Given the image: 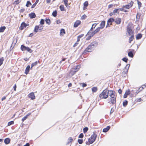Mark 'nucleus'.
Instances as JSON below:
<instances>
[{"label":"nucleus","instance_id":"f257e3e1","mask_svg":"<svg viewBox=\"0 0 146 146\" xmlns=\"http://www.w3.org/2000/svg\"><path fill=\"white\" fill-rule=\"evenodd\" d=\"M109 91H110L109 90L105 89L100 94V97L102 98H107L108 96Z\"/></svg>","mask_w":146,"mask_h":146},{"label":"nucleus","instance_id":"f03ea898","mask_svg":"<svg viewBox=\"0 0 146 146\" xmlns=\"http://www.w3.org/2000/svg\"><path fill=\"white\" fill-rule=\"evenodd\" d=\"M97 137V135L94 133L92 135L91 137L89 139L88 141L90 144L92 143L95 140Z\"/></svg>","mask_w":146,"mask_h":146},{"label":"nucleus","instance_id":"7ed1b4c3","mask_svg":"<svg viewBox=\"0 0 146 146\" xmlns=\"http://www.w3.org/2000/svg\"><path fill=\"white\" fill-rule=\"evenodd\" d=\"M127 36L133 35L132 34L133 31L132 30V28H131V26L130 25H129L128 26H127Z\"/></svg>","mask_w":146,"mask_h":146},{"label":"nucleus","instance_id":"20e7f679","mask_svg":"<svg viewBox=\"0 0 146 146\" xmlns=\"http://www.w3.org/2000/svg\"><path fill=\"white\" fill-rule=\"evenodd\" d=\"M114 21V19L113 18H111L109 19L108 21V23L106 26V27H110V25H111V23Z\"/></svg>","mask_w":146,"mask_h":146},{"label":"nucleus","instance_id":"39448f33","mask_svg":"<svg viewBox=\"0 0 146 146\" xmlns=\"http://www.w3.org/2000/svg\"><path fill=\"white\" fill-rule=\"evenodd\" d=\"M109 96L111 98H116V96L115 95V93L113 91L110 90L109 91Z\"/></svg>","mask_w":146,"mask_h":146},{"label":"nucleus","instance_id":"423d86ee","mask_svg":"<svg viewBox=\"0 0 146 146\" xmlns=\"http://www.w3.org/2000/svg\"><path fill=\"white\" fill-rule=\"evenodd\" d=\"M93 49V48H92V47L90 45H89L87 47L86 49L85 50L84 52L85 53H86L87 52H91L92 50Z\"/></svg>","mask_w":146,"mask_h":146},{"label":"nucleus","instance_id":"0eeeda50","mask_svg":"<svg viewBox=\"0 0 146 146\" xmlns=\"http://www.w3.org/2000/svg\"><path fill=\"white\" fill-rule=\"evenodd\" d=\"M98 45V42L96 41H94L91 43L90 45L91 46L92 48H93L94 49V48L96 47Z\"/></svg>","mask_w":146,"mask_h":146},{"label":"nucleus","instance_id":"6e6552de","mask_svg":"<svg viewBox=\"0 0 146 146\" xmlns=\"http://www.w3.org/2000/svg\"><path fill=\"white\" fill-rule=\"evenodd\" d=\"M28 25H27L25 23L23 22L21 24V26L20 27V29L21 30H23L24 28H25Z\"/></svg>","mask_w":146,"mask_h":146},{"label":"nucleus","instance_id":"1a4fd4ad","mask_svg":"<svg viewBox=\"0 0 146 146\" xmlns=\"http://www.w3.org/2000/svg\"><path fill=\"white\" fill-rule=\"evenodd\" d=\"M28 97L30 98L31 100H34L35 99V96L33 92H31L28 95Z\"/></svg>","mask_w":146,"mask_h":146},{"label":"nucleus","instance_id":"9d476101","mask_svg":"<svg viewBox=\"0 0 146 146\" xmlns=\"http://www.w3.org/2000/svg\"><path fill=\"white\" fill-rule=\"evenodd\" d=\"M81 22L80 21L78 20L76 21L74 24V27H77L80 24Z\"/></svg>","mask_w":146,"mask_h":146},{"label":"nucleus","instance_id":"9b49d317","mask_svg":"<svg viewBox=\"0 0 146 146\" xmlns=\"http://www.w3.org/2000/svg\"><path fill=\"white\" fill-rule=\"evenodd\" d=\"M121 19L120 18H116L114 21L117 24H119L121 23Z\"/></svg>","mask_w":146,"mask_h":146},{"label":"nucleus","instance_id":"f8f14e48","mask_svg":"<svg viewBox=\"0 0 146 146\" xmlns=\"http://www.w3.org/2000/svg\"><path fill=\"white\" fill-rule=\"evenodd\" d=\"M92 31L90 30L88 32L87 35H90L92 37L96 33H94V31L91 32Z\"/></svg>","mask_w":146,"mask_h":146},{"label":"nucleus","instance_id":"ddd939ff","mask_svg":"<svg viewBox=\"0 0 146 146\" xmlns=\"http://www.w3.org/2000/svg\"><path fill=\"white\" fill-rule=\"evenodd\" d=\"M29 16L31 19H33L35 18L36 17V15L34 13H32L29 14Z\"/></svg>","mask_w":146,"mask_h":146},{"label":"nucleus","instance_id":"4468645a","mask_svg":"<svg viewBox=\"0 0 146 146\" xmlns=\"http://www.w3.org/2000/svg\"><path fill=\"white\" fill-rule=\"evenodd\" d=\"M105 21H102L100 24V27L101 29H103L105 26Z\"/></svg>","mask_w":146,"mask_h":146},{"label":"nucleus","instance_id":"2eb2a0df","mask_svg":"<svg viewBox=\"0 0 146 146\" xmlns=\"http://www.w3.org/2000/svg\"><path fill=\"white\" fill-rule=\"evenodd\" d=\"M78 71V70H74L73 69L71 70L69 74L71 76H73L75 73Z\"/></svg>","mask_w":146,"mask_h":146},{"label":"nucleus","instance_id":"dca6fc26","mask_svg":"<svg viewBox=\"0 0 146 146\" xmlns=\"http://www.w3.org/2000/svg\"><path fill=\"white\" fill-rule=\"evenodd\" d=\"M30 68V66L29 65H28L26 67V69L25 70V73L26 74H27L28 72H29V69Z\"/></svg>","mask_w":146,"mask_h":146},{"label":"nucleus","instance_id":"f3484780","mask_svg":"<svg viewBox=\"0 0 146 146\" xmlns=\"http://www.w3.org/2000/svg\"><path fill=\"white\" fill-rule=\"evenodd\" d=\"M10 141V139L9 138H7L4 140V143L6 144H7L9 143Z\"/></svg>","mask_w":146,"mask_h":146},{"label":"nucleus","instance_id":"a211bd4d","mask_svg":"<svg viewBox=\"0 0 146 146\" xmlns=\"http://www.w3.org/2000/svg\"><path fill=\"white\" fill-rule=\"evenodd\" d=\"M38 31H39V26H38V25H36L35 27L34 31V32L36 33L38 32Z\"/></svg>","mask_w":146,"mask_h":146},{"label":"nucleus","instance_id":"6ab92c4d","mask_svg":"<svg viewBox=\"0 0 146 146\" xmlns=\"http://www.w3.org/2000/svg\"><path fill=\"white\" fill-rule=\"evenodd\" d=\"M31 113H29L27 114L25 116L23 117L22 119V121H24L31 114Z\"/></svg>","mask_w":146,"mask_h":146},{"label":"nucleus","instance_id":"aec40b11","mask_svg":"<svg viewBox=\"0 0 146 146\" xmlns=\"http://www.w3.org/2000/svg\"><path fill=\"white\" fill-rule=\"evenodd\" d=\"M110 126H108L106 128H105L103 129V131L104 132H107L110 129Z\"/></svg>","mask_w":146,"mask_h":146},{"label":"nucleus","instance_id":"412c9836","mask_svg":"<svg viewBox=\"0 0 146 146\" xmlns=\"http://www.w3.org/2000/svg\"><path fill=\"white\" fill-rule=\"evenodd\" d=\"M111 102L112 104H115L116 102V98H111Z\"/></svg>","mask_w":146,"mask_h":146},{"label":"nucleus","instance_id":"4be33fe9","mask_svg":"<svg viewBox=\"0 0 146 146\" xmlns=\"http://www.w3.org/2000/svg\"><path fill=\"white\" fill-rule=\"evenodd\" d=\"M143 89V87H140L139 88V89H138L136 92L134 93L135 95V96H136L140 91H141Z\"/></svg>","mask_w":146,"mask_h":146},{"label":"nucleus","instance_id":"5701e85b","mask_svg":"<svg viewBox=\"0 0 146 146\" xmlns=\"http://www.w3.org/2000/svg\"><path fill=\"white\" fill-rule=\"evenodd\" d=\"M65 34V30L63 29H62L60 30V35H63Z\"/></svg>","mask_w":146,"mask_h":146},{"label":"nucleus","instance_id":"b1692460","mask_svg":"<svg viewBox=\"0 0 146 146\" xmlns=\"http://www.w3.org/2000/svg\"><path fill=\"white\" fill-rule=\"evenodd\" d=\"M5 29L6 27L5 26L1 27L0 28V33L3 32Z\"/></svg>","mask_w":146,"mask_h":146},{"label":"nucleus","instance_id":"393cba45","mask_svg":"<svg viewBox=\"0 0 146 146\" xmlns=\"http://www.w3.org/2000/svg\"><path fill=\"white\" fill-rule=\"evenodd\" d=\"M92 90L93 92H95L98 90V88L97 87H94L92 88Z\"/></svg>","mask_w":146,"mask_h":146},{"label":"nucleus","instance_id":"a878e982","mask_svg":"<svg viewBox=\"0 0 146 146\" xmlns=\"http://www.w3.org/2000/svg\"><path fill=\"white\" fill-rule=\"evenodd\" d=\"M68 141L67 143V145L68 144L72 142L73 141V139L71 137H70L68 139Z\"/></svg>","mask_w":146,"mask_h":146},{"label":"nucleus","instance_id":"bb28decb","mask_svg":"<svg viewBox=\"0 0 146 146\" xmlns=\"http://www.w3.org/2000/svg\"><path fill=\"white\" fill-rule=\"evenodd\" d=\"M60 9L61 11H65L64 6L63 5H62L60 7Z\"/></svg>","mask_w":146,"mask_h":146},{"label":"nucleus","instance_id":"cd10ccee","mask_svg":"<svg viewBox=\"0 0 146 146\" xmlns=\"http://www.w3.org/2000/svg\"><path fill=\"white\" fill-rule=\"evenodd\" d=\"M142 36V35L141 34H138L136 36L137 39H140Z\"/></svg>","mask_w":146,"mask_h":146},{"label":"nucleus","instance_id":"c85d7f7f","mask_svg":"<svg viewBox=\"0 0 146 146\" xmlns=\"http://www.w3.org/2000/svg\"><path fill=\"white\" fill-rule=\"evenodd\" d=\"M131 36L129 37V43H131V41H132L133 39L134 38V35H131Z\"/></svg>","mask_w":146,"mask_h":146},{"label":"nucleus","instance_id":"c756f323","mask_svg":"<svg viewBox=\"0 0 146 146\" xmlns=\"http://www.w3.org/2000/svg\"><path fill=\"white\" fill-rule=\"evenodd\" d=\"M27 47L25 46L22 45L21 46V49L22 51H25L26 50Z\"/></svg>","mask_w":146,"mask_h":146},{"label":"nucleus","instance_id":"7c9ffc66","mask_svg":"<svg viewBox=\"0 0 146 146\" xmlns=\"http://www.w3.org/2000/svg\"><path fill=\"white\" fill-rule=\"evenodd\" d=\"M128 55L129 57L131 58L133 57V54L131 51H130L128 52Z\"/></svg>","mask_w":146,"mask_h":146},{"label":"nucleus","instance_id":"2f4dec72","mask_svg":"<svg viewBox=\"0 0 146 146\" xmlns=\"http://www.w3.org/2000/svg\"><path fill=\"white\" fill-rule=\"evenodd\" d=\"M97 25V23L93 24L92 25V27L90 30V31H92L93 29L95 28V27H96Z\"/></svg>","mask_w":146,"mask_h":146},{"label":"nucleus","instance_id":"473e14b6","mask_svg":"<svg viewBox=\"0 0 146 146\" xmlns=\"http://www.w3.org/2000/svg\"><path fill=\"white\" fill-rule=\"evenodd\" d=\"M137 4L138 5V8L139 9H140L141 7V6L142 3H141L138 0H137Z\"/></svg>","mask_w":146,"mask_h":146},{"label":"nucleus","instance_id":"72a5a7b5","mask_svg":"<svg viewBox=\"0 0 146 146\" xmlns=\"http://www.w3.org/2000/svg\"><path fill=\"white\" fill-rule=\"evenodd\" d=\"M63 1L66 7H67V6L68 5V0H63Z\"/></svg>","mask_w":146,"mask_h":146},{"label":"nucleus","instance_id":"f704fd0d","mask_svg":"<svg viewBox=\"0 0 146 146\" xmlns=\"http://www.w3.org/2000/svg\"><path fill=\"white\" fill-rule=\"evenodd\" d=\"M38 1L39 0H36V1L35 2V3H34L31 6V8H34L36 4H37V3L38 2Z\"/></svg>","mask_w":146,"mask_h":146},{"label":"nucleus","instance_id":"c9c22d12","mask_svg":"<svg viewBox=\"0 0 146 146\" xmlns=\"http://www.w3.org/2000/svg\"><path fill=\"white\" fill-rule=\"evenodd\" d=\"M37 61H36L34 63H33L31 65V69H32V68L34 66H35L37 65Z\"/></svg>","mask_w":146,"mask_h":146},{"label":"nucleus","instance_id":"e433bc0d","mask_svg":"<svg viewBox=\"0 0 146 146\" xmlns=\"http://www.w3.org/2000/svg\"><path fill=\"white\" fill-rule=\"evenodd\" d=\"M127 103L128 101L125 100L123 102V105L125 107L127 105Z\"/></svg>","mask_w":146,"mask_h":146},{"label":"nucleus","instance_id":"4c0bfd02","mask_svg":"<svg viewBox=\"0 0 146 146\" xmlns=\"http://www.w3.org/2000/svg\"><path fill=\"white\" fill-rule=\"evenodd\" d=\"M32 5L31 3L29 1H28L27 2V4L26 5V6L27 7H29L30 5Z\"/></svg>","mask_w":146,"mask_h":146},{"label":"nucleus","instance_id":"58836bf2","mask_svg":"<svg viewBox=\"0 0 146 146\" xmlns=\"http://www.w3.org/2000/svg\"><path fill=\"white\" fill-rule=\"evenodd\" d=\"M26 50L27 51L30 53H31L33 52V50L28 47H27Z\"/></svg>","mask_w":146,"mask_h":146},{"label":"nucleus","instance_id":"ea45409f","mask_svg":"<svg viewBox=\"0 0 146 146\" xmlns=\"http://www.w3.org/2000/svg\"><path fill=\"white\" fill-rule=\"evenodd\" d=\"M57 14V12L56 10H55L52 13V15L54 17H56V16Z\"/></svg>","mask_w":146,"mask_h":146},{"label":"nucleus","instance_id":"a19ab883","mask_svg":"<svg viewBox=\"0 0 146 146\" xmlns=\"http://www.w3.org/2000/svg\"><path fill=\"white\" fill-rule=\"evenodd\" d=\"M4 60V58L2 57L0 59V66L2 64Z\"/></svg>","mask_w":146,"mask_h":146},{"label":"nucleus","instance_id":"79ce46f5","mask_svg":"<svg viewBox=\"0 0 146 146\" xmlns=\"http://www.w3.org/2000/svg\"><path fill=\"white\" fill-rule=\"evenodd\" d=\"M100 29H101L100 27H98L97 29H96L94 31V33H95L96 34L100 30Z\"/></svg>","mask_w":146,"mask_h":146},{"label":"nucleus","instance_id":"37998d69","mask_svg":"<svg viewBox=\"0 0 146 146\" xmlns=\"http://www.w3.org/2000/svg\"><path fill=\"white\" fill-rule=\"evenodd\" d=\"M88 130V128L87 127H85L83 129V132L84 133H86Z\"/></svg>","mask_w":146,"mask_h":146},{"label":"nucleus","instance_id":"c03bdc74","mask_svg":"<svg viewBox=\"0 0 146 146\" xmlns=\"http://www.w3.org/2000/svg\"><path fill=\"white\" fill-rule=\"evenodd\" d=\"M80 66L79 65H78L76 66V67L75 68H74L73 69L74 70H77L78 71V69L80 68Z\"/></svg>","mask_w":146,"mask_h":146},{"label":"nucleus","instance_id":"a18cd8bd","mask_svg":"<svg viewBox=\"0 0 146 146\" xmlns=\"http://www.w3.org/2000/svg\"><path fill=\"white\" fill-rule=\"evenodd\" d=\"M127 95H129L130 94V91L128 89V90H126L125 92V93Z\"/></svg>","mask_w":146,"mask_h":146},{"label":"nucleus","instance_id":"49530a36","mask_svg":"<svg viewBox=\"0 0 146 146\" xmlns=\"http://www.w3.org/2000/svg\"><path fill=\"white\" fill-rule=\"evenodd\" d=\"M119 9H114L113 11V13L115 14V13H117V12L119 13Z\"/></svg>","mask_w":146,"mask_h":146},{"label":"nucleus","instance_id":"de8ad7c7","mask_svg":"<svg viewBox=\"0 0 146 146\" xmlns=\"http://www.w3.org/2000/svg\"><path fill=\"white\" fill-rule=\"evenodd\" d=\"M38 26H39V31H41V30L43 28V26L40 25H38Z\"/></svg>","mask_w":146,"mask_h":146},{"label":"nucleus","instance_id":"09e8293b","mask_svg":"<svg viewBox=\"0 0 146 146\" xmlns=\"http://www.w3.org/2000/svg\"><path fill=\"white\" fill-rule=\"evenodd\" d=\"M133 3V2L131 1L128 5L129 6V7H131L132 6Z\"/></svg>","mask_w":146,"mask_h":146},{"label":"nucleus","instance_id":"8fccbe9b","mask_svg":"<svg viewBox=\"0 0 146 146\" xmlns=\"http://www.w3.org/2000/svg\"><path fill=\"white\" fill-rule=\"evenodd\" d=\"M45 21L47 24H48V25H49L50 24V20L49 19H46V20H45Z\"/></svg>","mask_w":146,"mask_h":146},{"label":"nucleus","instance_id":"3c124183","mask_svg":"<svg viewBox=\"0 0 146 146\" xmlns=\"http://www.w3.org/2000/svg\"><path fill=\"white\" fill-rule=\"evenodd\" d=\"M88 3L87 1L85 2L84 3V7H86L88 5Z\"/></svg>","mask_w":146,"mask_h":146},{"label":"nucleus","instance_id":"603ef678","mask_svg":"<svg viewBox=\"0 0 146 146\" xmlns=\"http://www.w3.org/2000/svg\"><path fill=\"white\" fill-rule=\"evenodd\" d=\"M78 141L80 144H81L83 143V140L78 139Z\"/></svg>","mask_w":146,"mask_h":146},{"label":"nucleus","instance_id":"864d4df0","mask_svg":"<svg viewBox=\"0 0 146 146\" xmlns=\"http://www.w3.org/2000/svg\"><path fill=\"white\" fill-rule=\"evenodd\" d=\"M14 123V121H11L10 122H9L8 123V126H10L12 124H13Z\"/></svg>","mask_w":146,"mask_h":146},{"label":"nucleus","instance_id":"5fc2aeb1","mask_svg":"<svg viewBox=\"0 0 146 146\" xmlns=\"http://www.w3.org/2000/svg\"><path fill=\"white\" fill-rule=\"evenodd\" d=\"M86 35L88 36L86 38V40H90L92 37L90 35Z\"/></svg>","mask_w":146,"mask_h":146},{"label":"nucleus","instance_id":"6e6d98bb","mask_svg":"<svg viewBox=\"0 0 146 146\" xmlns=\"http://www.w3.org/2000/svg\"><path fill=\"white\" fill-rule=\"evenodd\" d=\"M44 23V21L43 19H41L40 21V24L41 25H43Z\"/></svg>","mask_w":146,"mask_h":146},{"label":"nucleus","instance_id":"4d7b16f0","mask_svg":"<svg viewBox=\"0 0 146 146\" xmlns=\"http://www.w3.org/2000/svg\"><path fill=\"white\" fill-rule=\"evenodd\" d=\"M122 60L126 62H127L128 60V59L126 58H124L122 59Z\"/></svg>","mask_w":146,"mask_h":146},{"label":"nucleus","instance_id":"13d9d810","mask_svg":"<svg viewBox=\"0 0 146 146\" xmlns=\"http://www.w3.org/2000/svg\"><path fill=\"white\" fill-rule=\"evenodd\" d=\"M84 137V135L82 133H80L79 137L78 138H82Z\"/></svg>","mask_w":146,"mask_h":146},{"label":"nucleus","instance_id":"bf43d9fd","mask_svg":"<svg viewBox=\"0 0 146 146\" xmlns=\"http://www.w3.org/2000/svg\"><path fill=\"white\" fill-rule=\"evenodd\" d=\"M86 17V16L85 15H83L81 17V19H84Z\"/></svg>","mask_w":146,"mask_h":146},{"label":"nucleus","instance_id":"052dcab7","mask_svg":"<svg viewBox=\"0 0 146 146\" xmlns=\"http://www.w3.org/2000/svg\"><path fill=\"white\" fill-rule=\"evenodd\" d=\"M123 8H126V9H129V8H130L128 5H125V6H123Z\"/></svg>","mask_w":146,"mask_h":146},{"label":"nucleus","instance_id":"680f3d73","mask_svg":"<svg viewBox=\"0 0 146 146\" xmlns=\"http://www.w3.org/2000/svg\"><path fill=\"white\" fill-rule=\"evenodd\" d=\"M129 64H127L126 66V67H125V69L126 68H127V70H126V72H128V69H129Z\"/></svg>","mask_w":146,"mask_h":146},{"label":"nucleus","instance_id":"e2e57ef3","mask_svg":"<svg viewBox=\"0 0 146 146\" xmlns=\"http://www.w3.org/2000/svg\"><path fill=\"white\" fill-rule=\"evenodd\" d=\"M137 19H139L140 18V15L139 14L137 13L136 16Z\"/></svg>","mask_w":146,"mask_h":146},{"label":"nucleus","instance_id":"0e129e2a","mask_svg":"<svg viewBox=\"0 0 146 146\" xmlns=\"http://www.w3.org/2000/svg\"><path fill=\"white\" fill-rule=\"evenodd\" d=\"M82 86L83 87H84L86 86V84L84 83H83L82 84Z\"/></svg>","mask_w":146,"mask_h":146},{"label":"nucleus","instance_id":"69168bd1","mask_svg":"<svg viewBox=\"0 0 146 146\" xmlns=\"http://www.w3.org/2000/svg\"><path fill=\"white\" fill-rule=\"evenodd\" d=\"M114 111V109L113 108H112L110 111V114H111Z\"/></svg>","mask_w":146,"mask_h":146},{"label":"nucleus","instance_id":"338daca9","mask_svg":"<svg viewBox=\"0 0 146 146\" xmlns=\"http://www.w3.org/2000/svg\"><path fill=\"white\" fill-rule=\"evenodd\" d=\"M113 6V5L112 4H110L108 5V7L109 8H111Z\"/></svg>","mask_w":146,"mask_h":146},{"label":"nucleus","instance_id":"774afa93","mask_svg":"<svg viewBox=\"0 0 146 146\" xmlns=\"http://www.w3.org/2000/svg\"><path fill=\"white\" fill-rule=\"evenodd\" d=\"M78 44V42H77L75 43L73 45L74 47H75Z\"/></svg>","mask_w":146,"mask_h":146}]
</instances>
